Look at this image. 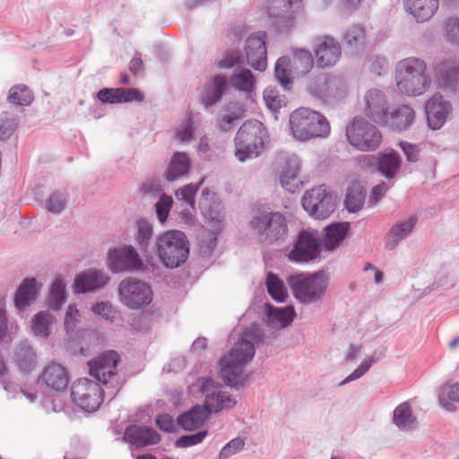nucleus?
I'll return each mask as SVG.
<instances>
[{
    "label": "nucleus",
    "instance_id": "obj_1",
    "mask_svg": "<svg viewBox=\"0 0 459 459\" xmlns=\"http://www.w3.org/2000/svg\"><path fill=\"white\" fill-rule=\"evenodd\" d=\"M258 337V327L252 325L245 330L234 348L221 359L220 373L225 383L234 386L243 383L245 380L244 368L255 354L253 342Z\"/></svg>",
    "mask_w": 459,
    "mask_h": 459
},
{
    "label": "nucleus",
    "instance_id": "obj_2",
    "mask_svg": "<svg viewBox=\"0 0 459 459\" xmlns=\"http://www.w3.org/2000/svg\"><path fill=\"white\" fill-rule=\"evenodd\" d=\"M395 82L402 94L422 95L429 90L431 83L426 63L417 57L401 60L395 68Z\"/></svg>",
    "mask_w": 459,
    "mask_h": 459
},
{
    "label": "nucleus",
    "instance_id": "obj_3",
    "mask_svg": "<svg viewBox=\"0 0 459 459\" xmlns=\"http://www.w3.org/2000/svg\"><path fill=\"white\" fill-rule=\"evenodd\" d=\"M289 123L293 136L299 141L325 138L331 132V126L326 117L321 113L307 108H299L292 111Z\"/></svg>",
    "mask_w": 459,
    "mask_h": 459
},
{
    "label": "nucleus",
    "instance_id": "obj_4",
    "mask_svg": "<svg viewBox=\"0 0 459 459\" xmlns=\"http://www.w3.org/2000/svg\"><path fill=\"white\" fill-rule=\"evenodd\" d=\"M266 137V130L261 122H245L235 137V156L240 161L257 157L264 148Z\"/></svg>",
    "mask_w": 459,
    "mask_h": 459
},
{
    "label": "nucleus",
    "instance_id": "obj_5",
    "mask_svg": "<svg viewBox=\"0 0 459 459\" xmlns=\"http://www.w3.org/2000/svg\"><path fill=\"white\" fill-rule=\"evenodd\" d=\"M157 252L162 263L169 268H177L186 262L189 245L184 232L169 230L157 240Z\"/></svg>",
    "mask_w": 459,
    "mask_h": 459
},
{
    "label": "nucleus",
    "instance_id": "obj_6",
    "mask_svg": "<svg viewBox=\"0 0 459 459\" xmlns=\"http://www.w3.org/2000/svg\"><path fill=\"white\" fill-rule=\"evenodd\" d=\"M346 136L350 144L361 152L375 151L382 143L379 129L364 118H354L346 126Z\"/></svg>",
    "mask_w": 459,
    "mask_h": 459
},
{
    "label": "nucleus",
    "instance_id": "obj_7",
    "mask_svg": "<svg viewBox=\"0 0 459 459\" xmlns=\"http://www.w3.org/2000/svg\"><path fill=\"white\" fill-rule=\"evenodd\" d=\"M71 398L83 411L92 412L99 409L103 401L100 385L88 378H79L71 386Z\"/></svg>",
    "mask_w": 459,
    "mask_h": 459
},
{
    "label": "nucleus",
    "instance_id": "obj_8",
    "mask_svg": "<svg viewBox=\"0 0 459 459\" xmlns=\"http://www.w3.org/2000/svg\"><path fill=\"white\" fill-rule=\"evenodd\" d=\"M289 282L295 297L302 302H311L319 299L327 287V278L323 273L311 276H291Z\"/></svg>",
    "mask_w": 459,
    "mask_h": 459
},
{
    "label": "nucleus",
    "instance_id": "obj_9",
    "mask_svg": "<svg viewBox=\"0 0 459 459\" xmlns=\"http://www.w3.org/2000/svg\"><path fill=\"white\" fill-rule=\"evenodd\" d=\"M303 208L316 219H326L335 209V198L324 186L312 188L302 198Z\"/></svg>",
    "mask_w": 459,
    "mask_h": 459
},
{
    "label": "nucleus",
    "instance_id": "obj_10",
    "mask_svg": "<svg viewBox=\"0 0 459 459\" xmlns=\"http://www.w3.org/2000/svg\"><path fill=\"white\" fill-rule=\"evenodd\" d=\"M119 294L125 305L131 308H139L152 300V290L145 282L127 278L119 285Z\"/></svg>",
    "mask_w": 459,
    "mask_h": 459
},
{
    "label": "nucleus",
    "instance_id": "obj_11",
    "mask_svg": "<svg viewBox=\"0 0 459 459\" xmlns=\"http://www.w3.org/2000/svg\"><path fill=\"white\" fill-rule=\"evenodd\" d=\"M120 356L115 351H106L88 362L90 375L107 384L117 375Z\"/></svg>",
    "mask_w": 459,
    "mask_h": 459
},
{
    "label": "nucleus",
    "instance_id": "obj_12",
    "mask_svg": "<svg viewBox=\"0 0 459 459\" xmlns=\"http://www.w3.org/2000/svg\"><path fill=\"white\" fill-rule=\"evenodd\" d=\"M319 253V233L316 230H302L289 258L293 262H308L316 259Z\"/></svg>",
    "mask_w": 459,
    "mask_h": 459
},
{
    "label": "nucleus",
    "instance_id": "obj_13",
    "mask_svg": "<svg viewBox=\"0 0 459 459\" xmlns=\"http://www.w3.org/2000/svg\"><path fill=\"white\" fill-rule=\"evenodd\" d=\"M68 370L60 363L50 362L41 371L38 384L50 392L65 391L69 384Z\"/></svg>",
    "mask_w": 459,
    "mask_h": 459
},
{
    "label": "nucleus",
    "instance_id": "obj_14",
    "mask_svg": "<svg viewBox=\"0 0 459 459\" xmlns=\"http://www.w3.org/2000/svg\"><path fill=\"white\" fill-rule=\"evenodd\" d=\"M202 212L212 228L210 231L205 230V233L203 235L202 247L211 252L215 247L217 236L222 230L224 213L221 204L212 203L208 206H203Z\"/></svg>",
    "mask_w": 459,
    "mask_h": 459
},
{
    "label": "nucleus",
    "instance_id": "obj_15",
    "mask_svg": "<svg viewBox=\"0 0 459 459\" xmlns=\"http://www.w3.org/2000/svg\"><path fill=\"white\" fill-rule=\"evenodd\" d=\"M200 381L199 391L202 394H206L204 407L209 414L235 405L236 403L230 398V395L220 390L212 378H203Z\"/></svg>",
    "mask_w": 459,
    "mask_h": 459
},
{
    "label": "nucleus",
    "instance_id": "obj_16",
    "mask_svg": "<svg viewBox=\"0 0 459 459\" xmlns=\"http://www.w3.org/2000/svg\"><path fill=\"white\" fill-rule=\"evenodd\" d=\"M313 49L316 62L322 68L334 65L342 54L339 42L330 36H322L316 39Z\"/></svg>",
    "mask_w": 459,
    "mask_h": 459
},
{
    "label": "nucleus",
    "instance_id": "obj_17",
    "mask_svg": "<svg viewBox=\"0 0 459 459\" xmlns=\"http://www.w3.org/2000/svg\"><path fill=\"white\" fill-rule=\"evenodd\" d=\"M364 113L373 122L383 126L389 114L386 96L379 90L372 89L364 96Z\"/></svg>",
    "mask_w": 459,
    "mask_h": 459
},
{
    "label": "nucleus",
    "instance_id": "obj_18",
    "mask_svg": "<svg viewBox=\"0 0 459 459\" xmlns=\"http://www.w3.org/2000/svg\"><path fill=\"white\" fill-rule=\"evenodd\" d=\"M247 60L250 66L264 71L267 65L265 34L259 32L249 36L246 41Z\"/></svg>",
    "mask_w": 459,
    "mask_h": 459
},
{
    "label": "nucleus",
    "instance_id": "obj_19",
    "mask_svg": "<svg viewBox=\"0 0 459 459\" xmlns=\"http://www.w3.org/2000/svg\"><path fill=\"white\" fill-rule=\"evenodd\" d=\"M142 262L133 247L114 249L108 254V266L115 273L139 269Z\"/></svg>",
    "mask_w": 459,
    "mask_h": 459
},
{
    "label": "nucleus",
    "instance_id": "obj_20",
    "mask_svg": "<svg viewBox=\"0 0 459 459\" xmlns=\"http://www.w3.org/2000/svg\"><path fill=\"white\" fill-rule=\"evenodd\" d=\"M428 123L432 129L440 128L451 112V105L441 95H434L426 102Z\"/></svg>",
    "mask_w": 459,
    "mask_h": 459
},
{
    "label": "nucleus",
    "instance_id": "obj_21",
    "mask_svg": "<svg viewBox=\"0 0 459 459\" xmlns=\"http://www.w3.org/2000/svg\"><path fill=\"white\" fill-rule=\"evenodd\" d=\"M403 6L417 22H425L437 12L439 0H403Z\"/></svg>",
    "mask_w": 459,
    "mask_h": 459
},
{
    "label": "nucleus",
    "instance_id": "obj_22",
    "mask_svg": "<svg viewBox=\"0 0 459 459\" xmlns=\"http://www.w3.org/2000/svg\"><path fill=\"white\" fill-rule=\"evenodd\" d=\"M303 11L302 0H270L267 13L282 21L295 19Z\"/></svg>",
    "mask_w": 459,
    "mask_h": 459
},
{
    "label": "nucleus",
    "instance_id": "obj_23",
    "mask_svg": "<svg viewBox=\"0 0 459 459\" xmlns=\"http://www.w3.org/2000/svg\"><path fill=\"white\" fill-rule=\"evenodd\" d=\"M415 117V111L411 107L401 104L389 111L383 126L395 131H404L414 123Z\"/></svg>",
    "mask_w": 459,
    "mask_h": 459
},
{
    "label": "nucleus",
    "instance_id": "obj_24",
    "mask_svg": "<svg viewBox=\"0 0 459 459\" xmlns=\"http://www.w3.org/2000/svg\"><path fill=\"white\" fill-rule=\"evenodd\" d=\"M108 278L98 270H88L75 278L74 289L77 293H84L104 287Z\"/></svg>",
    "mask_w": 459,
    "mask_h": 459
},
{
    "label": "nucleus",
    "instance_id": "obj_25",
    "mask_svg": "<svg viewBox=\"0 0 459 459\" xmlns=\"http://www.w3.org/2000/svg\"><path fill=\"white\" fill-rule=\"evenodd\" d=\"M437 80L443 88L459 90V64L453 61L440 63L436 67Z\"/></svg>",
    "mask_w": 459,
    "mask_h": 459
},
{
    "label": "nucleus",
    "instance_id": "obj_26",
    "mask_svg": "<svg viewBox=\"0 0 459 459\" xmlns=\"http://www.w3.org/2000/svg\"><path fill=\"white\" fill-rule=\"evenodd\" d=\"M126 439L137 446H145L157 444L160 437L152 429L143 426H130L125 432Z\"/></svg>",
    "mask_w": 459,
    "mask_h": 459
},
{
    "label": "nucleus",
    "instance_id": "obj_27",
    "mask_svg": "<svg viewBox=\"0 0 459 459\" xmlns=\"http://www.w3.org/2000/svg\"><path fill=\"white\" fill-rule=\"evenodd\" d=\"M299 162L295 160H290L286 162L280 174V182L283 188L290 193L298 191L302 186V181L299 177Z\"/></svg>",
    "mask_w": 459,
    "mask_h": 459
},
{
    "label": "nucleus",
    "instance_id": "obj_28",
    "mask_svg": "<svg viewBox=\"0 0 459 459\" xmlns=\"http://www.w3.org/2000/svg\"><path fill=\"white\" fill-rule=\"evenodd\" d=\"M209 411L204 406L196 405L178 418V423L185 430H194L201 427L209 417Z\"/></svg>",
    "mask_w": 459,
    "mask_h": 459
},
{
    "label": "nucleus",
    "instance_id": "obj_29",
    "mask_svg": "<svg viewBox=\"0 0 459 459\" xmlns=\"http://www.w3.org/2000/svg\"><path fill=\"white\" fill-rule=\"evenodd\" d=\"M309 91L320 99L335 98L339 95L338 82L327 76L319 77L310 83Z\"/></svg>",
    "mask_w": 459,
    "mask_h": 459
},
{
    "label": "nucleus",
    "instance_id": "obj_30",
    "mask_svg": "<svg viewBox=\"0 0 459 459\" xmlns=\"http://www.w3.org/2000/svg\"><path fill=\"white\" fill-rule=\"evenodd\" d=\"M377 169L386 178L395 177L400 169V159L394 151H385L377 155Z\"/></svg>",
    "mask_w": 459,
    "mask_h": 459
},
{
    "label": "nucleus",
    "instance_id": "obj_31",
    "mask_svg": "<svg viewBox=\"0 0 459 459\" xmlns=\"http://www.w3.org/2000/svg\"><path fill=\"white\" fill-rule=\"evenodd\" d=\"M38 291L35 279H25L15 294V307L20 310L24 309L36 299Z\"/></svg>",
    "mask_w": 459,
    "mask_h": 459
},
{
    "label": "nucleus",
    "instance_id": "obj_32",
    "mask_svg": "<svg viewBox=\"0 0 459 459\" xmlns=\"http://www.w3.org/2000/svg\"><path fill=\"white\" fill-rule=\"evenodd\" d=\"M348 222H337L327 226L324 238V246L327 250H333L337 247L344 238L349 230Z\"/></svg>",
    "mask_w": 459,
    "mask_h": 459
},
{
    "label": "nucleus",
    "instance_id": "obj_33",
    "mask_svg": "<svg viewBox=\"0 0 459 459\" xmlns=\"http://www.w3.org/2000/svg\"><path fill=\"white\" fill-rule=\"evenodd\" d=\"M267 307V323L273 328H284L291 323L295 316V311L292 307L284 308H273Z\"/></svg>",
    "mask_w": 459,
    "mask_h": 459
},
{
    "label": "nucleus",
    "instance_id": "obj_34",
    "mask_svg": "<svg viewBox=\"0 0 459 459\" xmlns=\"http://www.w3.org/2000/svg\"><path fill=\"white\" fill-rule=\"evenodd\" d=\"M189 165V159L185 152L175 153L166 172L167 179L169 181H174L186 176L188 173Z\"/></svg>",
    "mask_w": 459,
    "mask_h": 459
},
{
    "label": "nucleus",
    "instance_id": "obj_35",
    "mask_svg": "<svg viewBox=\"0 0 459 459\" xmlns=\"http://www.w3.org/2000/svg\"><path fill=\"white\" fill-rule=\"evenodd\" d=\"M227 86L225 76L217 75L212 79V83L205 89L202 101L205 107H211L220 100Z\"/></svg>",
    "mask_w": 459,
    "mask_h": 459
},
{
    "label": "nucleus",
    "instance_id": "obj_36",
    "mask_svg": "<svg viewBox=\"0 0 459 459\" xmlns=\"http://www.w3.org/2000/svg\"><path fill=\"white\" fill-rule=\"evenodd\" d=\"M416 223V219L411 217L408 220L397 223L391 229L385 242V247L393 249L401 239L409 235Z\"/></svg>",
    "mask_w": 459,
    "mask_h": 459
},
{
    "label": "nucleus",
    "instance_id": "obj_37",
    "mask_svg": "<svg viewBox=\"0 0 459 459\" xmlns=\"http://www.w3.org/2000/svg\"><path fill=\"white\" fill-rule=\"evenodd\" d=\"M365 192L362 186L358 182H352L348 189L345 198V206L349 212H358L364 204Z\"/></svg>",
    "mask_w": 459,
    "mask_h": 459
},
{
    "label": "nucleus",
    "instance_id": "obj_38",
    "mask_svg": "<svg viewBox=\"0 0 459 459\" xmlns=\"http://www.w3.org/2000/svg\"><path fill=\"white\" fill-rule=\"evenodd\" d=\"M394 421L403 430H411L416 425V419L411 414L409 403H403L398 405L394 411Z\"/></svg>",
    "mask_w": 459,
    "mask_h": 459
},
{
    "label": "nucleus",
    "instance_id": "obj_39",
    "mask_svg": "<svg viewBox=\"0 0 459 459\" xmlns=\"http://www.w3.org/2000/svg\"><path fill=\"white\" fill-rule=\"evenodd\" d=\"M266 237L271 240H278L287 232V224L285 218L281 213H270L267 220Z\"/></svg>",
    "mask_w": 459,
    "mask_h": 459
},
{
    "label": "nucleus",
    "instance_id": "obj_40",
    "mask_svg": "<svg viewBox=\"0 0 459 459\" xmlns=\"http://www.w3.org/2000/svg\"><path fill=\"white\" fill-rule=\"evenodd\" d=\"M34 100L32 91L24 84H18L9 91L7 100L18 106H29Z\"/></svg>",
    "mask_w": 459,
    "mask_h": 459
},
{
    "label": "nucleus",
    "instance_id": "obj_41",
    "mask_svg": "<svg viewBox=\"0 0 459 459\" xmlns=\"http://www.w3.org/2000/svg\"><path fill=\"white\" fill-rule=\"evenodd\" d=\"M15 361L21 370L30 372L37 365V357L31 347L22 346L15 353Z\"/></svg>",
    "mask_w": 459,
    "mask_h": 459
},
{
    "label": "nucleus",
    "instance_id": "obj_42",
    "mask_svg": "<svg viewBox=\"0 0 459 459\" xmlns=\"http://www.w3.org/2000/svg\"><path fill=\"white\" fill-rule=\"evenodd\" d=\"M53 322L54 317L51 314L39 312L31 320V330L36 336L48 338L50 333L49 326Z\"/></svg>",
    "mask_w": 459,
    "mask_h": 459
},
{
    "label": "nucleus",
    "instance_id": "obj_43",
    "mask_svg": "<svg viewBox=\"0 0 459 459\" xmlns=\"http://www.w3.org/2000/svg\"><path fill=\"white\" fill-rule=\"evenodd\" d=\"M292 67L297 74H305L314 66V59L308 50H296L293 55Z\"/></svg>",
    "mask_w": 459,
    "mask_h": 459
},
{
    "label": "nucleus",
    "instance_id": "obj_44",
    "mask_svg": "<svg viewBox=\"0 0 459 459\" xmlns=\"http://www.w3.org/2000/svg\"><path fill=\"white\" fill-rule=\"evenodd\" d=\"M231 83L238 91L249 92L254 88L255 79L250 70L241 69L233 74Z\"/></svg>",
    "mask_w": 459,
    "mask_h": 459
},
{
    "label": "nucleus",
    "instance_id": "obj_45",
    "mask_svg": "<svg viewBox=\"0 0 459 459\" xmlns=\"http://www.w3.org/2000/svg\"><path fill=\"white\" fill-rule=\"evenodd\" d=\"M267 290L273 299L278 302H284L288 297L286 287L283 282L274 274L267 275Z\"/></svg>",
    "mask_w": 459,
    "mask_h": 459
},
{
    "label": "nucleus",
    "instance_id": "obj_46",
    "mask_svg": "<svg viewBox=\"0 0 459 459\" xmlns=\"http://www.w3.org/2000/svg\"><path fill=\"white\" fill-rule=\"evenodd\" d=\"M446 398L452 402H459V383L444 385L439 396V403L443 408L450 411H455V407L448 403Z\"/></svg>",
    "mask_w": 459,
    "mask_h": 459
},
{
    "label": "nucleus",
    "instance_id": "obj_47",
    "mask_svg": "<svg viewBox=\"0 0 459 459\" xmlns=\"http://www.w3.org/2000/svg\"><path fill=\"white\" fill-rule=\"evenodd\" d=\"M290 60L289 57L282 56L279 58L275 65V75L277 80L284 88H289L291 83V73L290 69Z\"/></svg>",
    "mask_w": 459,
    "mask_h": 459
},
{
    "label": "nucleus",
    "instance_id": "obj_48",
    "mask_svg": "<svg viewBox=\"0 0 459 459\" xmlns=\"http://www.w3.org/2000/svg\"><path fill=\"white\" fill-rule=\"evenodd\" d=\"M366 39L365 30L358 25L350 27L343 35V41L351 48L363 46Z\"/></svg>",
    "mask_w": 459,
    "mask_h": 459
},
{
    "label": "nucleus",
    "instance_id": "obj_49",
    "mask_svg": "<svg viewBox=\"0 0 459 459\" xmlns=\"http://www.w3.org/2000/svg\"><path fill=\"white\" fill-rule=\"evenodd\" d=\"M65 284L61 278H56L53 282L49 293V304L57 309L65 302Z\"/></svg>",
    "mask_w": 459,
    "mask_h": 459
},
{
    "label": "nucleus",
    "instance_id": "obj_50",
    "mask_svg": "<svg viewBox=\"0 0 459 459\" xmlns=\"http://www.w3.org/2000/svg\"><path fill=\"white\" fill-rule=\"evenodd\" d=\"M201 183L202 182L198 184H188L184 186L176 192V197L178 200L185 201L192 209H194L195 204V196L199 189Z\"/></svg>",
    "mask_w": 459,
    "mask_h": 459
},
{
    "label": "nucleus",
    "instance_id": "obj_51",
    "mask_svg": "<svg viewBox=\"0 0 459 459\" xmlns=\"http://www.w3.org/2000/svg\"><path fill=\"white\" fill-rule=\"evenodd\" d=\"M264 100L266 107L273 112L279 111L285 105L284 99L271 88L264 91Z\"/></svg>",
    "mask_w": 459,
    "mask_h": 459
},
{
    "label": "nucleus",
    "instance_id": "obj_52",
    "mask_svg": "<svg viewBox=\"0 0 459 459\" xmlns=\"http://www.w3.org/2000/svg\"><path fill=\"white\" fill-rule=\"evenodd\" d=\"M245 446L244 439L236 437L227 443L221 450L218 459H228L242 450Z\"/></svg>",
    "mask_w": 459,
    "mask_h": 459
},
{
    "label": "nucleus",
    "instance_id": "obj_53",
    "mask_svg": "<svg viewBox=\"0 0 459 459\" xmlns=\"http://www.w3.org/2000/svg\"><path fill=\"white\" fill-rule=\"evenodd\" d=\"M137 242L143 247H146L152 236V227L146 221L141 220L137 221Z\"/></svg>",
    "mask_w": 459,
    "mask_h": 459
},
{
    "label": "nucleus",
    "instance_id": "obj_54",
    "mask_svg": "<svg viewBox=\"0 0 459 459\" xmlns=\"http://www.w3.org/2000/svg\"><path fill=\"white\" fill-rule=\"evenodd\" d=\"M193 133L192 117L188 115L177 129L176 138L179 143L189 142L192 139Z\"/></svg>",
    "mask_w": 459,
    "mask_h": 459
},
{
    "label": "nucleus",
    "instance_id": "obj_55",
    "mask_svg": "<svg viewBox=\"0 0 459 459\" xmlns=\"http://www.w3.org/2000/svg\"><path fill=\"white\" fill-rule=\"evenodd\" d=\"M18 125V120L10 117L7 114H4L0 117V138L5 139L10 137L14 132L16 126Z\"/></svg>",
    "mask_w": 459,
    "mask_h": 459
},
{
    "label": "nucleus",
    "instance_id": "obj_56",
    "mask_svg": "<svg viewBox=\"0 0 459 459\" xmlns=\"http://www.w3.org/2000/svg\"><path fill=\"white\" fill-rule=\"evenodd\" d=\"M446 39L452 44L459 45V19L450 18L446 22Z\"/></svg>",
    "mask_w": 459,
    "mask_h": 459
},
{
    "label": "nucleus",
    "instance_id": "obj_57",
    "mask_svg": "<svg viewBox=\"0 0 459 459\" xmlns=\"http://www.w3.org/2000/svg\"><path fill=\"white\" fill-rule=\"evenodd\" d=\"M81 315L77 307L70 305L65 316V327L67 333L74 331L80 323Z\"/></svg>",
    "mask_w": 459,
    "mask_h": 459
},
{
    "label": "nucleus",
    "instance_id": "obj_58",
    "mask_svg": "<svg viewBox=\"0 0 459 459\" xmlns=\"http://www.w3.org/2000/svg\"><path fill=\"white\" fill-rule=\"evenodd\" d=\"M172 197L163 195L156 204V212L160 222H165L172 206Z\"/></svg>",
    "mask_w": 459,
    "mask_h": 459
},
{
    "label": "nucleus",
    "instance_id": "obj_59",
    "mask_svg": "<svg viewBox=\"0 0 459 459\" xmlns=\"http://www.w3.org/2000/svg\"><path fill=\"white\" fill-rule=\"evenodd\" d=\"M207 436V431H200L195 434L182 436L176 441L177 447H188L200 444Z\"/></svg>",
    "mask_w": 459,
    "mask_h": 459
},
{
    "label": "nucleus",
    "instance_id": "obj_60",
    "mask_svg": "<svg viewBox=\"0 0 459 459\" xmlns=\"http://www.w3.org/2000/svg\"><path fill=\"white\" fill-rule=\"evenodd\" d=\"M121 89H102L98 92V99L104 103H121Z\"/></svg>",
    "mask_w": 459,
    "mask_h": 459
},
{
    "label": "nucleus",
    "instance_id": "obj_61",
    "mask_svg": "<svg viewBox=\"0 0 459 459\" xmlns=\"http://www.w3.org/2000/svg\"><path fill=\"white\" fill-rule=\"evenodd\" d=\"M374 362L373 358H368L362 361L359 366L351 374L349 375L345 379H343L340 385H343L351 381L356 380L359 377H361L371 367L372 363Z\"/></svg>",
    "mask_w": 459,
    "mask_h": 459
},
{
    "label": "nucleus",
    "instance_id": "obj_62",
    "mask_svg": "<svg viewBox=\"0 0 459 459\" xmlns=\"http://www.w3.org/2000/svg\"><path fill=\"white\" fill-rule=\"evenodd\" d=\"M65 204V196L63 194H53L47 201L48 210L54 213L60 212Z\"/></svg>",
    "mask_w": 459,
    "mask_h": 459
},
{
    "label": "nucleus",
    "instance_id": "obj_63",
    "mask_svg": "<svg viewBox=\"0 0 459 459\" xmlns=\"http://www.w3.org/2000/svg\"><path fill=\"white\" fill-rule=\"evenodd\" d=\"M400 146L403 151L408 161L414 162L418 160L420 150L417 145L406 142H402L400 143Z\"/></svg>",
    "mask_w": 459,
    "mask_h": 459
},
{
    "label": "nucleus",
    "instance_id": "obj_64",
    "mask_svg": "<svg viewBox=\"0 0 459 459\" xmlns=\"http://www.w3.org/2000/svg\"><path fill=\"white\" fill-rule=\"evenodd\" d=\"M92 311L105 319L112 318V314L115 313L112 306L108 302L97 303L92 307Z\"/></svg>",
    "mask_w": 459,
    "mask_h": 459
}]
</instances>
